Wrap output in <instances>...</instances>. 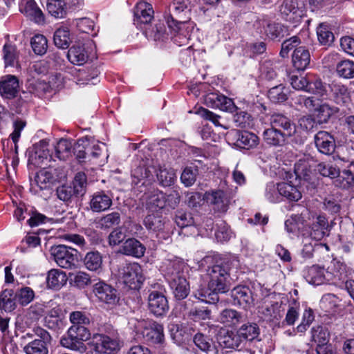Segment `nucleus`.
<instances>
[{"instance_id":"nucleus-1","label":"nucleus","mask_w":354,"mask_h":354,"mask_svg":"<svg viewBox=\"0 0 354 354\" xmlns=\"http://www.w3.org/2000/svg\"><path fill=\"white\" fill-rule=\"evenodd\" d=\"M239 266V261L234 258H221L208 266L207 275L208 289L213 292L225 293L228 291V279L231 271Z\"/></svg>"},{"instance_id":"nucleus-2","label":"nucleus","mask_w":354,"mask_h":354,"mask_svg":"<svg viewBox=\"0 0 354 354\" xmlns=\"http://www.w3.org/2000/svg\"><path fill=\"white\" fill-rule=\"evenodd\" d=\"M186 266L180 261L170 262L167 268L166 279L176 300H183L189 294V283L186 279L184 270Z\"/></svg>"},{"instance_id":"nucleus-3","label":"nucleus","mask_w":354,"mask_h":354,"mask_svg":"<svg viewBox=\"0 0 354 354\" xmlns=\"http://www.w3.org/2000/svg\"><path fill=\"white\" fill-rule=\"evenodd\" d=\"M94 348L100 354H116L120 349V341L116 330L111 325L104 327V333L93 335Z\"/></svg>"},{"instance_id":"nucleus-4","label":"nucleus","mask_w":354,"mask_h":354,"mask_svg":"<svg viewBox=\"0 0 354 354\" xmlns=\"http://www.w3.org/2000/svg\"><path fill=\"white\" fill-rule=\"evenodd\" d=\"M288 79L292 88L296 90L304 91L321 97L326 95V84L315 75H306V76H298L290 73L288 75Z\"/></svg>"},{"instance_id":"nucleus-5","label":"nucleus","mask_w":354,"mask_h":354,"mask_svg":"<svg viewBox=\"0 0 354 354\" xmlns=\"http://www.w3.org/2000/svg\"><path fill=\"white\" fill-rule=\"evenodd\" d=\"M192 7L190 0H173L169 6L170 13L165 17L168 27L175 32L180 30L181 24L190 20Z\"/></svg>"},{"instance_id":"nucleus-6","label":"nucleus","mask_w":354,"mask_h":354,"mask_svg":"<svg viewBox=\"0 0 354 354\" xmlns=\"http://www.w3.org/2000/svg\"><path fill=\"white\" fill-rule=\"evenodd\" d=\"M279 13L282 19L295 26L306 16L304 5L301 0H283L279 6Z\"/></svg>"},{"instance_id":"nucleus-7","label":"nucleus","mask_w":354,"mask_h":354,"mask_svg":"<svg viewBox=\"0 0 354 354\" xmlns=\"http://www.w3.org/2000/svg\"><path fill=\"white\" fill-rule=\"evenodd\" d=\"M50 254L59 267L65 269L75 268L78 259L77 250L65 245H58L51 247Z\"/></svg>"},{"instance_id":"nucleus-8","label":"nucleus","mask_w":354,"mask_h":354,"mask_svg":"<svg viewBox=\"0 0 354 354\" xmlns=\"http://www.w3.org/2000/svg\"><path fill=\"white\" fill-rule=\"evenodd\" d=\"M257 29L266 38L273 41H281L290 33L289 27L281 22L270 20H262L257 23Z\"/></svg>"},{"instance_id":"nucleus-9","label":"nucleus","mask_w":354,"mask_h":354,"mask_svg":"<svg viewBox=\"0 0 354 354\" xmlns=\"http://www.w3.org/2000/svg\"><path fill=\"white\" fill-rule=\"evenodd\" d=\"M36 339L29 342L23 348L26 354H48L52 337L46 329L38 326L35 330Z\"/></svg>"},{"instance_id":"nucleus-10","label":"nucleus","mask_w":354,"mask_h":354,"mask_svg":"<svg viewBox=\"0 0 354 354\" xmlns=\"http://www.w3.org/2000/svg\"><path fill=\"white\" fill-rule=\"evenodd\" d=\"M119 274L122 282L131 289L140 288L144 281L142 268L138 263H127L120 270Z\"/></svg>"},{"instance_id":"nucleus-11","label":"nucleus","mask_w":354,"mask_h":354,"mask_svg":"<svg viewBox=\"0 0 354 354\" xmlns=\"http://www.w3.org/2000/svg\"><path fill=\"white\" fill-rule=\"evenodd\" d=\"M227 138L235 147L250 150L256 148L260 139L255 133L248 131L232 129L227 133Z\"/></svg>"},{"instance_id":"nucleus-12","label":"nucleus","mask_w":354,"mask_h":354,"mask_svg":"<svg viewBox=\"0 0 354 354\" xmlns=\"http://www.w3.org/2000/svg\"><path fill=\"white\" fill-rule=\"evenodd\" d=\"M141 332L144 340L149 344H162L164 341V328L161 324L155 321L142 322Z\"/></svg>"},{"instance_id":"nucleus-13","label":"nucleus","mask_w":354,"mask_h":354,"mask_svg":"<svg viewBox=\"0 0 354 354\" xmlns=\"http://www.w3.org/2000/svg\"><path fill=\"white\" fill-rule=\"evenodd\" d=\"M148 308L156 317L165 315L169 310L167 297L160 290H151L148 296Z\"/></svg>"},{"instance_id":"nucleus-14","label":"nucleus","mask_w":354,"mask_h":354,"mask_svg":"<svg viewBox=\"0 0 354 354\" xmlns=\"http://www.w3.org/2000/svg\"><path fill=\"white\" fill-rule=\"evenodd\" d=\"M232 304L239 306L245 310L250 309L254 305V299L252 290L246 286H238L230 291Z\"/></svg>"},{"instance_id":"nucleus-15","label":"nucleus","mask_w":354,"mask_h":354,"mask_svg":"<svg viewBox=\"0 0 354 354\" xmlns=\"http://www.w3.org/2000/svg\"><path fill=\"white\" fill-rule=\"evenodd\" d=\"M314 142L318 151L322 154L330 156L336 148L334 136L326 131H318L314 137Z\"/></svg>"},{"instance_id":"nucleus-16","label":"nucleus","mask_w":354,"mask_h":354,"mask_svg":"<svg viewBox=\"0 0 354 354\" xmlns=\"http://www.w3.org/2000/svg\"><path fill=\"white\" fill-rule=\"evenodd\" d=\"M285 133L270 125L263 131L262 139L269 147H283L288 143L290 139Z\"/></svg>"},{"instance_id":"nucleus-17","label":"nucleus","mask_w":354,"mask_h":354,"mask_svg":"<svg viewBox=\"0 0 354 354\" xmlns=\"http://www.w3.org/2000/svg\"><path fill=\"white\" fill-rule=\"evenodd\" d=\"M205 197L215 212L225 213L227 211L230 199L226 192L221 189L213 190L207 192Z\"/></svg>"},{"instance_id":"nucleus-18","label":"nucleus","mask_w":354,"mask_h":354,"mask_svg":"<svg viewBox=\"0 0 354 354\" xmlns=\"http://www.w3.org/2000/svg\"><path fill=\"white\" fill-rule=\"evenodd\" d=\"M169 331L174 342L177 344L181 345L192 338L193 339L196 330L188 324H172L169 325Z\"/></svg>"},{"instance_id":"nucleus-19","label":"nucleus","mask_w":354,"mask_h":354,"mask_svg":"<svg viewBox=\"0 0 354 354\" xmlns=\"http://www.w3.org/2000/svg\"><path fill=\"white\" fill-rule=\"evenodd\" d=\"M19 92L18 78L12 75L3 76L0 80V95L5 99L12 100Z\"/></svg>"},{"instance_id":"nucleus-20","label":"nucleus","mask_w":354,"mask_h":354,"mask_svg":"<svg viewBox=\"0 0 354 354\" xmlns=\"http://www.w3.org/2000/svg\"><path fill=\"white\" fill-rule=\"evenodd\" d=\"M270 125L281 130L282 133L289 138L295 134L296 125L290 118L283 113H274L270 118Z\"/></svg>"},{"instance_id":"nucleus-21","label":"nucleus","mask_w":354,"mask_h":354,"mask_svg":"<svg viewBox=\"0 0 354 354\" xmlns=\"http://www.w3.org/2000/svg\"><path fill=\"white\" fill-rule=\"evenodd\" d=\"M112 194L103 190L95 192L90 200L89 205L93 212L100 213L109 209L112 204Z\"/></svg>"},{"instance_id":"nucleus-22","label":"nucleus","mask_w":354,"mask_h":354,"mask_svg":"<svg viewBox=\"0 0 354 354\" xmlns=\"http://www.w3.org/2000/svg\"><path fill=\"white\" fill-rule=\"evenodd\" d=\"M146 247L136 238L126 239L120 245L118 252L126 256L140 259L145 255Z\"/></svg>"},{"instance_id":"nucleus-23","label":"nucleus","mask_w":354,"mask_h":354,"mask_svg":"<svg viewBox=\"0 0 354 354\" xmlns=\"http://www.w3.org/2000/svg\"><path fill=\"white\" fill-rule=\"evenodd\" d=\"M329 99L337 105L344 106L351 101V95L348 88L341 83L333 82L329 85Z\"/></svg>"},{"instance_id":"nucleus-24","label":"nucleus","mask_w":354,"mask_h":354,"mask_svg":"<svg viewBox=\"0 0 354 354\" xmlns=\"http://www.w3.org/2000/svg\"><path fill=\"white\" fill-rule=\"evenodd\" d=\"M20 12L38 24L45 22V17L35 0H22L19 5Z\"/></svg>"},{"instance_id":"nucleus-25","label":"nucleus","mask_w":354,"mask_h":354,"mask_svg":"<svg viewBox=\"0 0 354 354\" xmlns=\"http://www.w3.org/2000/svg\"><path fill=\"white\" fill-rule=\"evenodd\" d=\"M93 292L100 301L109 304H115L119 299L116 289L102 281L94 285Z\"/></svg>"},{"instance_id":"nucleus-26","label":"nucleus","mask_w":354,"mask_h":354,"mask_svg":"<svg viewBox=\"0 0 354 354\" xmlns=\"http://www.w3.org/2000/svg\"><path fill=\"white\" fill-rule=\"evenodd\" d=\"M206 103L214 107L224 111L233 113L236 110V106L233 100L225 95L211 93L205 99Z\"/></svg>"},{"instance_id":"nucleus-27","label":"nucleus","mask_w":354,"mask_h":354,"mask_svg":"<svg viewBox=\"0 0 354 354\" xmlns=\"http://www.w3.org/2000/svg\"><path fill=\"white\" fill-rule=\"evenodd\" d=\"M238 336L245 346L247 342H251L254 340L260 341L259 339L260 335V328L257 323L247 322L243 324L237 330Z\"/></svg>"},{"instance_id":"nucleus-28","label":"nucleus","mask_w":354,"mask_h":354,"mask_svg":"<svg viewBox=\"0 0 354 354\" xmlns=\"http://www.w3.org/2000/svg\"><path fill=\"white\" fill-rule=\"evenodd\" d=\"M153 19V10L150 3L142 1L136 4L134 8L135 24H148Z\"/></svg>"},{"instance_id":"nucleus-29","label":"nucleus","mask_w":354,"mask_h":354,"mask_svg":"<svg viewBox=\"0 0 354 354\" xmlns=\"http://www.w3.org/2000/svg\"><path fill=\"white\" fill-rule=\"evenodd\" d=\"M303 277L309 283L319 286L325 282V269L319 265L306 266L304 268Z\"/></svg>"},{"instance_id":"nucleus-30","label":"nucleus","mask_w":354,"mask_h":354,"mask_svg":"<svg viewBox=\"0 0 354 354\" xmlns=\"http://www.w3.org/2000/svg\"><path fill=\"white\" fill-rule=\"evenodd\" d=\"M292 63L295 68L298 71H304L310 65V54L305 46H299L295 48L292 55Z\"/></svg>"},{"instance_id":"nucleus-31","label":"nucleus","mask_w":354,"mask_h":354,"mask_svg":"<svg viewBox=\"0 0 354 354\" xmlns=\"http://www.w3.org/2000/svg\"><path fill=\"white\" fill-rule=\"evenodd\" d=\"M218 345L224 348L241 349L244 347L241 339L238 336V332L227 331L220 333L217 337Z\"/></svg>"},{"instance_id":"nucleus-32","label":"nucleus","mask_w":354,"mask_h":354,"mask_svg":"<svg viewBox=\"0 0 354 354\" xmlns=\"http://www.w3.org/2000/svg\"><path fill=\"white\" fill-rule=\"evenodd\" d=\"M97 228L103 230L115 229L121 223V214L118 212H112L95 219Z\"/></svg>"},{"instance_id":"nucleus-33","label":"nucleus","mask_w":354,"mask_h":354,"mask_svg":"<svg viewBox=\"0 0 354 354\" xmlns=\"http://www.w3.org/2000/svg\"><path fill=\"white\" fill-rule=\"evenodd\" d=\"M329 231L330 228L327 218L323 215H319L311 225L310 236L312 239L319 241L325 236L328 235Z\"/></svg>"},{"instance_id":"nucleus-34","label":"nucleus","mask_w":354,"mask_h":354,"mask_svg":"<svg viewBox=\"0 0 354 354\" xmlns=\"http://www.w3.org/2000/svg\"><path fill=\"white\" fill-rule=\"evenodd\" d=\"M192 339L195 346L202 352L205 353L213 352L214 354H219L215 343L209 335L198 332L194 334Z\"/></svg>"},{"instance_id":"nucleus-35","label":"nucleus","mask_w":354,"mask_h":354,"mask_svg":"<svg viewBox=\"0 0 354 354\" xmlns=\"http://www.w3.org/2000/svg\"><path fill=\"white\" fill-rule=\"evenodd\" d=\"M47 147L48 142L44 140L33 145L32 149L28 151V162L34 164L42 162L48 155Z\"/></svg>"},{"instance_id":"nucleus-36","label":"nucleus","mask_w":354,"mask_h":354,"mask_svg":"<svg viewBox=\"0 0 354 354\" xmlns=\"http://www.w3.org/2000/svg\"><path fill=\"white\" fill-rule=\"evenodd\" d=\"M71 63L75 65H83L88 59V55L83 45L78 44L72 46L66 54Z\"/></svg>"},{"instance_id":"nucleus-37","label":"nucleus","mask_w":354,"mask_h":354,"mask_svg":"<svg viewBox=\"0 0 354 354\" xmlns=\"http://www.w3.org/2000/svg\"><path fill=\"white\" fill-rule=\"evenodd\" d=\"M317 123L319 124H326L328 122L331 116L339 112L337 106H332L325 102L319 104L315 109Z\"/></svg>"},{"instance_id":"nucleus-38","label":"nucleus","mask_w":354,"mask_h":354,"mask_svg":"<svg viewBox=\"0 0 354 354\" xmlns=\"http://www.w3.org/2000/svg\"><path fill=\"white\" fill-rule=\"evenodd\" d=\"M346 150H351V164L348 169H345L339 174V177L342 179L343 187L344 188H350L354 185V142H348L346 145Z\"/></svg>"},{"instance_id":"nucleus-39","label":"nucleus","mask_w":354,"mask_h":354,"mask_svg":"<svg viewBox=\"0 0 354 354\" xmlns=\"http://www.w3.org/2000/svg\"><path fill=\"white\" fill-rule=\"evenodd\" d=\"M218 319L227 326H234L243 320V315L234 309L225 308L220 313Z\"/></svg>"},{"instance_id":"nucleus-40","label":"nucleus","mask_w":354,"mask_h":354,"mask_svg":"<svg viewBox=\"0 0 354 354\" xmlns=\"http://www.w3.org/2000/svg\"><path fill=\"white\" fill-rule=\"evenodd\" d=\"M17 308V300L12 289H5L0 292V309L12 312Z\"/></svg>"},{"instance_id":"nucleus-41","label":"nucleus","mask_w":354,"mask_h":354,"mask_svg":"<svg viewBox=\"0 0 354 354\" xmlns=\"http://www.w3.org/2000/svg\"><path fill=\"white\" fill-rule=\"evenodd\" d=\"M67 281L66 274L60 270L52 269L48 272L46 279L48 286L53 289H59Z\"/></svg>"},{"instance_id":"nucleus-42","label":"nucleus","mask_w":354,"mask_h":354,"mask_svg":"<svg viewBox=\"0 0 354 354\" xmlns=\"http://www.w3.org/2000/svg\"><path fill=\"white\" fill-rule=\"evenodd\" d=\"M46 8L48 13L56 19L66 15V3L64 0H48Z\"/></svg>"},{"instance_id":"nucleus-43","label":"nucleus","mask_w":354,"mask_h":354,"mask_svg":"<svg viewBox=\"0 0 354 354\" xmlns=\"http://www.w3.org/2000/svg\"><path fill=\"white\" fill-rule=\"evenodd\" d=\"M54 44L59 48L67 49L72 42L68 28L62 27L55 30L53 35Z\"/></svg>"},{"instance_id":"nucleus-44","label":"nucleus","mask_w":354,"mask_h":354,"mask_svg":"<svg viewBox=\"0 0 354 354\" xmlns=\"http://www.w3.org/2000/svg\"><path fill=\"white\" fill-rule=\"evenodd\" d=\"M143 224L148 230L160 232L165 228V218L159 214H150L145 216Z\"/></svg>"},{"instance_id":"nucleus-45","label":"nucleus","mask_w":354,"mask_h":354,"mask_svg":"<svg viewBox=\"0 0 354 354\" xmlns=\"http://www.w3.org/2000/svg\"><path fill=\"white\" fill-rule=\"evenodd\" d=\"M280 196L285 197L290 201H298L301 198V193L294 185L288 183H279Z\"/></svg>"},{"instance_id":"nucleus-46","label":"nucleus","mask_w":354,"mask_h":354,"mask_svg":"<svg viewBox=\"0 0 354 354\" xmlns=\"http://www.w3.org/2000/svg\"><path fill=\"white\" fill-rule=\"evenodd\" d=\"M185 316L194 322L204 321L210 319L211 310L207 307L195 306L189 309Z\"/></svg>"},{"instance_id":"nucleus-47","label":"nucleus","mask_w":354,"mask_h":354,"mask_svg":"<svg viewBox=\"0 0 354 354\" xmlns=\"http://www.w3.org/2000/svg\"><path fill=\"white\" fill-rule=\"evenodd\" d=\"M147 207L149 212L153 213H158L161 210L167 208L165 193L160 192L159 193L153 194L151 196H150L147 203Z\"/></svg>"},{"instance_id":"nucleus-48","label":"nucleus","mask_w":354,"mask_h":354,"mask_svg":"<svg viewBox=\"0 0 354 354\" xmlns=\"http://www.w3.org/2000/svg\"><path fill=\"white\" fill-rule=\"evenodd\" d=\"M288 88L283 84H279L268 91V97L273 103H283L288 100Z\"/></svg>"},{"instance_id":"nucleus-49","label":"nucleus","mask_w":354,"mask_h":354,"mask_svg":"<svg viewBox=\"0 0 354 354\" xmlns=\"http://www.w3.org/2000/svg\"><path fill=\"white\" fill-rule=\"evenodd\" d=\"M84 264L88 270L97 271L102 267V255L97 251L88 252L84 258Z\"/></svg>"},{"instance_id":"nucleus-50","label":"nucleus","mask_w":354,"mask_h":354,"mask_svg":"<svg viewBox=\"0 0 354 354\" xmlns=\"http://www.w3.org/2000/svg\"><path fill=\"white\" fill-rule=\"evenodd\" d=\"M317 35L319 43L324 46H330L335 39V36L328 25L320 24L317 28Z\"/></svg>"},{"instance_id":"nucleus-51","label":"nucleus","mask_w":354,"mask_h":354,"mask_svg":"<svg viewBox=\"0 0 354 354\" xmlns=\"http://www.w3.org/2000/svg\"><path fill=\"white\" fill-rule=\"evenodd\" d=\"M174 221L181 229L194 226L195 221L192 214L182 209H178L174 214Z\"/></svg>"},{"instance_id":"nucleus-52","label":"nucleus","mask_w":354,"mask_h":354,"mask_svg":"<svg viewBox=\"0 0 354 354\" xmlns=\"http://www.w3.org/2000/svg\"><path fill=\"white\" fill-rule=\"evenodd\" d=\"M301 43L300 37L297 35L292 36L284 39L281 44V50L279 56L282 58L288 57L289 53L291 50L299 47Z\"/></svg>"},{"instance_id":"nucleus-53","label":"nucleus","mask_w":354,"mask_h":354,"mask_svg":"<svg viewBox=\"0 0 354 354\" xmlns=\"http://www.w3.org/2000/svg\"><path fill=\"white\" fill-rule=\"evenodd\" d=\"M87 177L84 172H77L73 180L72 189L76 194V198L83 196L86 192Z\"/></svg>"},{"instance_id":"nucleus-54","label":"nucleus","mask_w":354,"mask_h":354,"mask_svg":"<svg viewBox=\"0 0 354 354\" xmlns=\"http://www.w3.org/2000/svg\"><path fill=\"white\" fill-rule=\"evenodd\" d=\"M236 113L234 115L233 121L236 127L240 128H249L252 126L253 118L247 111H242L239 108L234 111Z\"/></svg>"},{"instance_id":"nucleus-55","label":"nucleus","mask_w":354,"mask_h":354,"mask_svg":"<svg viewBox=\"0 0 354 354\" xmlns=\"http://www.w3.org/2000/svg\"><path fill=\"white\" fill-rule=\"evenodd\" d=\"M311 333L313 340L316 342L317 345L328 343L330 333L326 326L320 325L313 326L311 329Z\"/></svg>"},{"instance_id":"nucleus-56","label":"nucleus","mask_w":354,"mask_h":354,"mask_svg":"<svg viewBox=\"0 0 354 354\" xmlns=\"http://www.w3.org/2000/svg\"><path fill=\"white\" fill-rule=\"evenodd\" d=\"M337 74L344 78H354V62L344 59L339 62L336 66Z\"/></svg>"},{"instance_id":"nucleus-57","label":"nucleus","mask_w":354,"mask_h":354,"mask_svg":"<svg viewBox=\"0 0 354 354\" xmlns=\"http://www.w3.org/2000/svg\"><path fill=\"white\" fill-rule=\"evenodd\" d=\"M17 301L22 306L29 304L35 298V292L30 287H23L15 292Z\"/></svg>"},{"instance_id":"nucleus-58","label":"nucleus","mask_w":354,"mask_h":354,"mask_svg":"<svg viewBox=\"0 0 354 354\" xmlns=\"http://www.w3.org/2000/svg\"><path fill=\"white\" fill-rule=\"evenodd\" d=\"M31 47L33 52L38 55H44L48 48V40L42 35H36L31 39Z\"/></svg>"},{"instance_id":"nucleus-59","label":"nucleus","mask_w":354,"mask_h":354,"mask_svg":"<svg viewBox=\"0 0 354 354\" xmlns=\"http://www.w3.org/2000/svg\"><path fill=\"white\" fill-rule=\"evenodd\" d=\"M198 174V169L196 166L186 167L180 176L181 183L185 187H190L194 184Z\"/></svg>"},{"instance_id":"nucleus-60","label":"nucleus","mask_w":354,"mask_h":354,"mask_svg":"<svg viewBox=\"0 0 354 354\" xmlns=\"http://www.w3.org/2000/svg\"><path fill=\"white\" fill-rule=\"evenodd\" d=\"M72 143L67 139H60L55 146L57 157L60 160H65L71 155Z\"/></svg>"},{"instance_id":"nucleus-61","label":"nucleus","mask_w":354,"mask_h":354,"mask_svg":"<svg viewBox=\"0 0 354 354\" xmlns=\"http://www.w3.org/2000/svg\"><path fill=\"white\" fill-rule=\"evenodd\" d=\"M53 176L47 171H41L35 177V183L40 190L48 189L50 188Z\"/></svg>"},{"instance_id":"nucleus-62","label":"nucleus","mask_w":354,"mask_h":354,"mask_svg":"<svg viewBox=\"0 0 354 354\" xmlns=\"http://www.w3.org/2000/svg\"><path fill=\"white\" fill-rule=\"evenodd\" d=\"M88 147V140L86 138L78 139L73 147V153L80 162L86 161V152Z\"/></svg>"},{"instance_id":"nucleus-63","label":"nucleus","mask_w":354,"mask_h":354,"mask_svg":"<svg viewBox=\"0 0 354 354\" xmlns=\"http://www.w3.org/2000/svg\"><path fill=\"white\" fill-rule=\"evenodd\" d=\"M205 288L198 289L194 292V296L196 299L202 301H205L209 304H216L219 300L218 293L217 292H213Z\"/></svg>"},{"instance_id":"nucleus-64","label":"nucleus","mask_w":354,"mask_h":354,"mask_svg":"<svg viewBox=\"0 0 354 354\" xmlns=\"http://www.w3.org/2000/svg\"><path fill=\"white\" fill-rule=\"evenodd\" d=\"M145 33L147 37L154 41L162 40L166 33L165 26L162 22L158 21L153 28L146 29Z\"/></svg>"}]
</instances>
